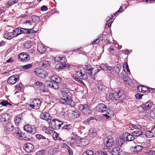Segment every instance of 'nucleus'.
<instances>
[{
	"instance_id": "nucleus-1",
	"label": "nucleus",
	"mask_w": 155,
	"mask_h": 155,
	"mask_svg": "<svg viewBox=\"0 0 155 155\" xmlns=\"http://www.w3.org/2000/svg\"><path fill=\"white\" fill-rule=\"evenodd\" d=\"M50 79L52 81H46L45 83V86L48 88L55 89H59V87L58 84L61 81L60 78L58 76L53 75L51 77Z\"/></svg>"
},
{
	"instance_id": "nucleus-2",
	"label": "nucleus",
	"mask_w": 155,
	"mask_h": 155,
	"mask_svg": "<svg viewBox=\"0 0 155 155\" xmlns=\"http://www.w3.org/2000/svg\"><path fill=\"white\" fill-rule=\"evenodd\" d=\"M124 91L122 89H119L118 92L114 93L107 94L106 97L108 98L109 101H113L114 100H121L124 99L126 97V95L124 94Z\"/></svg>"
},
{
	"instance_id": "nucleus-3",
	"label": "nucleus",
	"mask_w": 155,
	"mask_h": 155,
	"mask_svg": "<svg viewBox=\"0 0 155 155\" xmlns=\"http://www.w3.org/2000/svg\"><path fill=\"white\" fill-rule=\"evenodd\" d=\"M30 104H27L26 106L27 108L38 109L39 108L41 104V99H36L31 100Z\"/></svg>"
},
{
	"instance_id": "nucleus-4",
	"label": "nucleus",
	"mask_w": 155,
	"mask_h": 155,
	"mask_svg": "<svg viewBox=\"0 0 155 155\" xmlns=\"http://www.w3.org/2000/svg\"><path fill=\"white\" fill-rule=\"evenodd\" d=\"M63 124V121L59 120L57 119H54L50 120L49 122V126L54 129H59L61 125Z\"/></svg>"
},
{
	"instance_id": "nucleus-5",
	"label": "nucleus",
	"mask_w": 155,
	"mask_h": 155,
	"mask_svg": "<svg viewBox=\"0 0 155 155\" xmlns=\"http://www.w3.org/2000/svg\"><path fill=\"white\" fill-rule=\"evenodd\" d=\"M75 75L81 79H85L87 78V72L84 68H78L75 73Z\"/></svg>"
},
{
	"instance_id": "nucleus-6",
	"label": "nucleus",
	"mask_w": 155,
	"mask_h": 155,
	"mask_svg": "<svg viewBox=\"0 0 155 155\" xmlns=\"http://www.w3.org/2000/svg\"><path fill=\"white\" fill-rule=\"evenodd\" d=\"M79 109L84 114L89 115L91 112V109L89 106L87 104H81L79 106Z\"/></svg>"
},
{
	"instance_id": "nucleus-7",
	"label": "nucleus",
	"mask_w": 155,
	"mask_h": 155,
	"mask_svg": "<svg viewBox=\"0 0 155 155\" xmlns=\"http://www.w3.org/2000/svg\"><path fill=\"white\" fill-rule=\"evenodd\" d=\"M61 96L62 97L67 98L68 100H72L71 96H70V93L69 92L68 89L64 87L62 88L61 89Z\"/></svg>"
},
{
	"instance_id": "nucleus-8",
	"label": "nucleus",
	"mask_w": 155,
	"mask_h": 155,
	"mask_svg": "<svg viewBox=\"0 0 155 155\" xmlns=\"http://www.w3.org/2000/svg\"><path fill=\"white\" fill-rule=\"evenodd\" d=\"M95 109L98 112L104 113L109 110V108L103 103L98 104L95 107Z\"/></svg>"
},
{
	"instance_id": "nucleus-9",
	"label": "nucleus",
	"mask_w": 155,
	"mask_h": 155,
	"mask_svg": "<svg viewBox=\"0 0 155 155\" xmlns=\"http://www.w3.org/2000/svg\"><path fill=\"white\" fill-rule=\"evenodd\" d=\"M114 139L111 136H108L104 139V144L108 147H110L114 145Z\"/></svg>"
},
{
	"instance_id": "nucleus-10",
	"label": "nucleus",
	"mask_w": 155,
	"mask_h": 155,
	"mask_svg": "<svg viewBox=\"0 0 155 155\" xmlns=\"http://www.w3.org/2000/svg\"><path fill=\"white\" fill-rule=\"evenodd\" d=\"M35 72L37 76L40 78H44L48 75L47 71L42 68H36Z\"/></svg>"
},
{
	"instance_id": "nucleus-11",
	"label": "nucleus",
	"mask_w": 155,
	"mask_h": 155,
	"mask_svg": "<svg viewBox=\"0 0 155 155\" xmlns=\"http://www.w3.org/2000/svg\"><path fill=\"white\" fill-rule=\"evenodd\" d=\"M24 130L26 132L34 134L35 133L36 128L34 125L29 124L25 125L24 127Z\"/></svg>"
},
{
	"instance_id": "nucleus-12",
	"label": "nucleus",
	"mask_w": 155,
	"mask_h": 155,
	"mask_svg": "<svg viewBox=\"0 0 155 155\" xmlns=\"http://www.w3.org/2000/svg\"><path fill=\"white\" fill-rule=\"evenodd\" d=\"M152 106V104L151 102L150 101H148L145 104L139 107L138 108V110L140 112L147 110L150 109Z\"/></svg>"
},
{
	"instance_id": "nucleus-13",
	"label": "nucleus",
	"mask_w": 155,
	"mask_h": 155,
	"mask_svg": "<svg viewBox=\"0 0 155 155\" xmlns=\"http://www.w3.org/2000/svg\"><path fill=\"white\" fill-rule=\"evenodd\" d=\"M121 68V66L120 65L114 66L113 68V71L111 72V74H110V77L113 78L115 76L118 77Z\"/></svg>"
},
{
	"instance_id": "nucleus-14",
	"label": "nucleus",
	"mask_w": 155,
	"mask_h": 155,
	"mask_svg": "<svg viewBox=\"0 0 155 155\" xmlns=\"http://www.w3.org/2000/svg\"><path fill=\"white\" fill-rule=\"evenodd\" d=\"M60 103L62 104L65 105H69L72 107H74L75 106V104L74 102L72 101V100H68L66 98L62 97L59 100Z\"/></svg>"
},
{
	"instance_id": "nucleus-15",
	"label": "nucleus",
	"mask_w": 155,
	"mask_h": 155,
	"mask_svg": "<svg viewBox=\"0 0 155 155\" xmlns=\"http://www.w3.org/2000/svg\"><path fill=\"white\" fill-rule=\"evenodd\" d=\"M18 56L19 60L22 62H27L30 59L29 55L24 52L20 53Z\"/></svg>"
},
{
	"instance_id": "nucleus-16",
	"label": "nucleus",
	"mask_w": 155,
	"mask_h": 155,
	"mask_svg": "<svg viewBox=\"0 0 155 155\" xmlns=\"http://www.w3.org/2000/svg\"><path fill=\"white\" fill-rule=\"evenodd\" d=\"M19 79V76L18 75H12L8 78L7 80V83L10 84H14Z\"/></svg>"
},
{
	"instance_id": "nucleus-17",
	"label": "nucleus",
	"mask_w": 155,
	"mask_h": 155,
	"mask_svg": "<svg viewBox=\"0 0 155 155\" xmlns=\"http://www.w3.org/2000/svg\"><path fill=\"white\" fill-rule=\"evenodd\" d=\"M123 138H124V141H132L134 139V137L133 135H132L127 132H125L123 134Z\"/></svg>"
},
{
	"instance_id": "nucleus-18",
	"label": "nucleus",
	"mask_w": 155,
	"mask_h": 155,
	"mask_svg": "<svg viewBox=\"0 0 155 155\" xmlns=\"http://www.w3.org/2000/svg\"><path fill=\"white\" fill-rule=\"evenodd\" d=\"M19 29L20 35L22 34H30L35 32V31L32 29V28H26L19 27Z\"/></svg>"
},
{
	"instance_id": "nucleus-19",
	"label": "nucleus",
	"mask_w": 155,
	"mask_h": 155,
	"mask_svg": "<svg viewBox=\"0 0 155 155\" xmlns=\"http://www.w3.org/2000/svg\"><path fill=\"white\" fill-rule=\"evenodd\" d=\"M96 89L100 92H104L107 88L106 86L100 81L98 82L96 85Z\"/></svg>"
},
{
	"instance_id": "nucleus-20",
	"label": "nucleus",
	"mask_w": 155,
	"mask_h": 155,
	"mask_svg": "<svg viewBox=\"0 0 155 155\" xmlns=\"http://www.w3.org/2000/svg\"><path fill=\"white\" fill-rule=\"evenodd\" d=\"M112 155H122L123 152L122 150L118 147L114 148L111 151Z\"/></svg>"
},
{
	"instance_id": "nucleus-21",
	"label": "nucleus",
	"mask_w": 155,
	"mask_h": 155,
	"mask_svg": "<svg viewBox=\"0 0 155 155\" xmlns=\"http://www.w3.org/2000/svg\"><path fill=\"white\" fill-rule=\"evenodd\" d=\"M24 150L28 153L31 152L34 149L33 146L30 143H26L24 146Z\"/></svg>"
},
{
	"instance_id": "nucleus-22",
	"label": "nucleus",
	"mask_w": 155,
	"mask_h": 155,
	"mask_svg": "<svg viewBox=\"0 0 155 155\" xmlns=\"http://www.w3.org/2000/svg\"><path fill=\"white\" fill-rule=\"evenodd\" d=\"M10 117L9 114L2 113L0 114V122H5L8 120Z\"/></svg>"
},
{
	"instance_id": "nucleus-23",
	"label": "nucleus",
	"mask_w": 155,
	"mask_h": 155,
	"mask_svg": "<svg viewBox=\"0 0 155 155\" xmlns=\"http://www.w3.org/2000/svg\"><path fill=\"white\" fill-rule=\"evenodd\" d=\"M41 119L46 120H51V117L49 114L46 112H42L40 115Z\"/></svg>"
},
{
	"instance_id": "nucleus-24",
	"label": "nucleus",
	"mask_w": 155,
	"mask_h": 155,
	"mask_svg": "<svg viewBox=\"0 0 155 155\" xmlns=\"http://www.w3.org/2000/svg\"><path fill=\"white\" fill-rule=\"evenodd\" d=\"M37 49L39 52L41 54H44L46 50L45 46L41 44H38L37 45Z\"/></svg>"
},
{
	"instance_id": "nucleus-25",
	"label": "nucleus",
	"mask_w": 155,
	"mask_h": 155,
	"mask_svg": "<svg viewBox=\"0 0 155 155\" xmlns=\"http://www.w3.org/2000/svg\"><path fill=\"white\" fill-rule=\"evenodd\" d=\"M70 64H57L55 68L57 69H63L65 68H70Z\"/></svg>"
},
{
	"instance_id": "nucleus-26",
	"label": "nucleus",
	"mask_w": 155,
	"mask_h": 155,
	"mask_svg": "<svg viewBox=\"0 0 155 155\" xmlns=\"http://www.w3.org/2000/svg\"><path fill=\"white\" fill-rule=\"evenodd\" d=\"M146 137L151 138L155 136V130L152 128L147 131L146 133Z\"/></svg>"
},
{
	"instance_id": "nucleus-27",
	"label": "nucleus",
	"mask_w": 155,
	"mask_h": 155,
	"mask_svg": "<svg viewBox=\"0 0 155 155\" xmlns=\"http://www.w3.org/2000/svg\"><path fill=\"white\" fill-rule=\"evenodd\" d=\"M99 67L101 69L106 71H110L112 68L111 66H109L107 64H101L99 66Z\"/></svg>"
},
{
	"instance_id": "nucleus-28",
	"label": "nucleus",
	"mask_w": 155,
	"mask_h": 155,
	"mask_svg": "<svg viewBox=\"0 0 155 155\" xmlns=\"http://www.w3.org/2000/svg\"><path fill=\"white\" fill-rule=\"evenodd\" d=\"M54 60L55 61L59 62L60 64H64L66 61V58L64 57H56L54 58Z\"/></svg>"
},
{
	"instance_id": "nucleus-29",
	"label": "nucleus",
	"mask_w": 155,
	"mask_h": 155,
	"mask_svg": "<svg viewBox=\"0 0 155 155\" xmlns=\"http://www.w3.org/2000/svg\"><path fill=\"white\" fill-rule=\"evenodd\" d=\"M52 129L51 126L49 127L44 126L42 128L43 131L49 134L52 133L54 132V130Z\"/></svg>"
},
{
	"instance_id": "nucleus-30",
	"label": "nucleus",
	"mask_w": 155,
	"mask_h": 155,
	"mask_svg": "<svg viewBox=\"0 0 155 155\" xmlns=\"http://www.w3.org/2000/svg\"><path fill=\"white\" fill-rule=\"evenodd\" d=\"M22 120V116L21 115H18L14 119V122L15 124L17 126L21 124V122Z\"/></svg>"
},
{
	"instance_id": "nucleus-31",
	"label": "nucleus",
	"mask_w": 155,
	"mask_h": 155,
	"mask_svg": "<svg viewBox=\"0 0 155 155\" xmlns=\"http://www.w3.org/2000/svg\"><path fill=\"white\" fill-rule=\"evenodd\" d=\"M3 36L5 38L8 40H11L13 38L12 32H6L3 35Z\"/></svg>"
},
{
	"instance_id": "nucleus-32",
	"label": "nucleus",
	"mask_w": 155,
	"mask_h": 155,
	"mask_svg": "<svg viewBox=\"0 0 155 155\" xmlns=\"http://www.w3.org/2000/svg\"><path fill=\"white\" fill-rule=\"evenodd\" d=\"M50 63L51 62L49 61H43L40 62L39 64L40 65L42 66V67L43 68H45L49 66Z\"/></svg>"
},
{
	"instance_id": "nucleus-33",
	"label": "nucleus",
	"mask_w": 155,
	"mask_h": 155,
	"mask_svg": "<svg viewBox=\"0 0 155 155\" xmlns=\"http://www.w3.org/2000/svg\"><path fill=\"white\" fill-rule=\"evenodd\" d=\"M6 128L9 131H14L13 126L12 124L10 122L7 123L5 126Z\"/></svg>"
},
{
	"instance_id": "nucleus-34",
	"label": "nucleus",
	"mask_w": 155,
	"mask_h": 155,
	"mask_svg": "<svg viewBox=\"0 0 155 155\" xmlns=\"http://www.w3.org/2000/svg\"><path fill=\"white\" fill-rule=\"evenodd\" d=\"M89 135L91 137H94L97 135L96 130L94 128L91 129L89 130Z\"/></svg>"
},
{
	"instance_id": "nucleus-35",
	"label": "nucleus",
	"mask_w": 155,
	"mask_h": 155,
	"mask_svg": "<svg viewBox=\"0 0 155 155\" xmlns=\"http://www.w3.org/2000/svg\"><path fill=\"white\" fill-rule=\"evenodd\" d=\"M85 70L87 72V73L90 75H92V70H93L92 67L90 65H86L84 68Z\"/></svg>"
},
{
	"instance_id": "nucleus-36",
	"label": "nucleus",
	"mask_w": 155,
	"mask_h": 155,
	"mask_svg": "<svg viewBox=\"0 0 155 155\" xmlns=\"http://www.w3.org/2000/svg\"><path fill=\"white\" fill-rule=\"evenodd\" d=\"M59 146H57L55 148V150H54L53 148H51L48 150V154L49 155H53L55 154L56 153V151H58Z\"/></svg>"
},
{
	"instance_id": "nucleus-37",
	"label": "nucleus",
	"mask_w": 155,
	"mask_h": 155,
	"mask_svg": "<svg viewBox=\"0 0 155 155\" xmlns=\"http://www.w3.org/2000/svg\"><path fill=\"white\" fill-rule=\"evenodd\" d=\"M23 24L25 25L26 27L30 28H32L31 26L32 25V22L30 20H26L24 21ZM33 28H32V29Z\"/></svg>"
},
{
	"instance_id": "nucleus-38",
	"label": "nucleus",
	"mask_w": 155,
	"mask_h": 155,
	"mask_svg": "<svg viewBox=\"0 0 155 155\" xmlns=\"http://www.w3.org/2000/svg\"><path fill=\"white\" fill-rule=\"evenodd\" d=\"M13 36L14 37H16L19 35H20L19 27L15 28L12 32Z\"/></svg>"
},
{
	"instance_id": "nucleus-39",
	"label": "nucleus",
	"mask_w": 155,
	"mask_h": 155,
	"mask_svg": "<svg viewBox=\"0 0 155 155\" xmlns=\"http://www.w3.org/2000/svg\"><path fill=\"white\" fill-rule=\"evenodd\" d=\"M132 135L133 136H141L142 137V132L140 130H137L132 132Z\"/></svg>"
},
{
	"instance_id": "nucleus-40",
	"label": "nucleus",
	"mask_w": 155,
	"mask_h": 155,
	"mask_svg": "<svg viewBox=\"0 0 155 155\" xmlns=\"http://www.w3.org/2000/svg\"><path fill=\"white\" fill-rule=\"evenodd\" d=\"M143 149V147L141 146L137 145L134 147L133 148V151L134 152H139L141 151Z\"/></svg>"
},
{
	"instance_id": "nucleus-41",
	"label": "nucleus",
	"mask_w": 155,
	"mask_h": 155,
	"mask_svg": "<svg viewBox=\"0 0 155 155\" xmlns=\"http://www.w3.org/2000/svg\"><path fill=\"white\" fill-rule=\"evenodd\" d=\"M123 68L124 71L127 74H128L130 73V70L127 63H125L124 64L123 66Z\"/></svg>"
},
{
	"instance_id": "nucleus-42",
	"label": "nucleus",
	"mask_w": 155,
	"mask_h": 155,
	"mask_svg": "<svg viewBox=\"0 0 155 155\" xmlns=\"http://www.w3.org/2000/svg\"><path fill=\"white\" fill-rule=\"evenodd\" d=\"M31 19L32 20V22L35 23H37L40 20L39 17L38 16L35 15H33L31 17Z\"/></svg>"
},
{
	"instance_id": "nucleus-43",
	"label": "nucleus",
	"mask_w": 155,
	"mask_h": 155,
	"mask_svg": "<svg viewBox=\"0 0 155 155\" xmlns=\"http://www.w3.org/2000/svg\"><path fill=\"white\" fill-rule=\"evenodd\" d=\"M72 114L74 118H77L80 116L79 112L78 110L73 111L72 112Z\"/></svg>"
},
{
	"instance_id": "nucleus-44",
	"label": "nucleus",
	"mask_w": 155,
	"mask_h": 155,
	"mask_svg": "<svg viewBox=\"0 0 155 155\" xmlns=\"http://www.w3.org/2000/svg\"><path fill=\"white\" fill-rule=\"evenodd\" d=\"M72 128V125L70 124H65L62 127L63 129L67 130H69L71 129Z\"/></svg>"
},
{
	"instance_id": "nucleus-45",
	"label": "nucleus",
	"mask_w": 155,
	"mask_h": 155,
	"mask_svg": "<svg viewBox=\"0 0 155 155\" xmlns=\"http://www.w3.org/2000/svg\"><path fill=\"white\" fill-rule=\"evenodd\" d=\"M0 104L4 106H6L8 105L11 106L12 104L9 103L7 100H3L0 103Z\"/></svg>"
},
{
	"instance_id": "nucleus-46",
	"label": "nucleus",
	"mask_w": 155,
	"mask_h": 155,
	"mask_svg": "<svg viewBox=\"0 0 155 155\" xmlns=\"http://www.w3.org/2000/svg\"><path fill=\"white\" fill-rule=\"evenodd\" d=\"M145 153L147 155H155V151L151 149L147 150L145 152Z\"/></svg>"
},
{
	"instance_id": "nucleus-47",
	"label": "nucleus",
	"mask_w": 155,
	"mask_h": 155,
	"mask_svg": "<svg viewBox=\"0 0 155 155\" xmlns=\"http://www.w3.org/2000/svg\"><path fill=\"white\" fill-rule=\"evenodd\" d=\"M32 45V44L30 41H28L25 42L24 44V45L25 48L27 49L30 48Z\"/></svg>"
},
{
	"instance_id": "nucleus-48",
	"label": "nucleus",
	"mask_w": 155,
	"mask_h": 155,
	"mask_svg": "<svg viewBox=\"0 0 155 155\" xmlns=\"http://www.w3.org/2000/svg\"><path fill=\"white\" fill-rule=\"evenodd\" d=\"M114 45L111 46L109 48L110 51V53L113 55H115L116 53L114 52Z\"/></svg>"
},
{
	"instance_id": "nucleus-49",
	"label": "nucleus",
	"mask_w": 155,
	"mask_h": 155,
	"mask_svg": "<svg viewBox=\"0 0 155 155\" xmlns=\"http://www.w3.org/2000/svg\"><path fill=\"white\" fill-rule=\"evenodd\" d=\"M98 38L100 41H102L103 40H106L107 38L106 35L104 34H101L99 37Z\"/></svg>"
},
{
	"instance_id": "nucleus-50",
	"label": "nucleus",
	"mask_w": 155,
	"mask_h": 155,
	"mask_svg": "<svg viewBox=\"0 0 155 155\" xmlns=\"http://www.w3.org/2000/svg\"><path fill=\"white\" fill-rule=\"evenodd\" d=\"M18 0H11L8 2V5L10 6L14 4H16L18 2Z\"/></svg>"
},
{
	"instance_id": "nucleus-51",
	"label": "nucleus",
	"mask_w": 155,
	"mask_h": 155,
	"mask_svg": "<svg viewBox=\"0 0 155 155\" xmlns=\"http://www.w3.org/2000/svg\"><path fill=\"white\" fill-rule=\"evenodd\" d=\"M32 65L31 64L25 65L22 66V68L24 69H28L31 68Z\"/></svg>"
},
{
	"instance_id": "nucleus-52",
	"label": "nucleus",
	"mask_w": 155,
	"mask_h": 155,
	"mask_svg": "<svg viewBox=\"0 0 155 155\" xmlns=\"http://www.w3.org/2000/svg\"><path fill=\"white\" fill-rule=\"evenodd\" d=\"M94 153L91 150H88L85 153H84L82 155H93Z\"/></svg>"
},
{
	"instance_id": "nucleus-53",
	"label": "nucleus",
	"mask_w": 155,
	"mask_h": 155,
	"mask_svg": "<svg viewBox=\"0 0 155 155\" xmlns=\"http://www.w3.org/2000/svg\"><path fill=\"white\" fill-rule=\"evenodd\" d=\"M54 133L53 134V138L55 140H61V139L58 137V134L55 132H53Z\"/></svg>"
},
{
	"instance_id": "nucleus-54",
	"label": "nucleus",
	"mask_w": 155,
	"mask_h": 155,
	"mask_svg": "<svg viewBox=\"0 0 155 155\" xmlns=\"http://www.w3.org/2000/svg\"><path fill=\"white\" fill-rule=\"evenodd\" d=\"M36 137L38 139L41 140V139H46V138L45 137L42 135L40 134H35Z\"/></svg>"
},
{
	"instance_id": "nucleus-55",
	"label": "nucleus",
	"mask_w": 155,
	"mask_h": 155,
	"mask_svg": "<svg viewBox=\"0 0 155 155\" xmlns=\"http://www.w3.org/2000/svg\"><path fill=\"white\" fill-rule=\"evenodd\" d=\"M124 141V138L122 137V138H120L117 141V143L119 146H122L123 144Z\"/></svg>"
},
{
	"instance_id": "nucleus-56",
	"label": "nucleus",
	"mask_w": 155,
	"mask_h": 155,
	"mask_svg": "<svg viewBox=\"0 0 155 155\" xmlns=\"http://www.w3.org/2000/svg\"><path fill=\"white\" fill-rule=\"evenodd\" d=\"M16 89L20 91H21L23 87V85L21 83H20L19 84L15 86Z\"/></svg>"
},
{
	"instance_id": "nucleus-57",
	"label": "nucleus",
	"mask_w": 155,
	"mask_h": 155,
	"mask_svg": "<svg viewBox=\"0 0 155 155\" xmlns=\"http://www.w3.org/2000/svg\"><path fill=\"white\" fill-rule=\"evenodd\" d=\"M95 154L96 155H108L107 153L100 150L96 151Z\"/></svg>"
},
{
	"instance_id": "nucleus-58",
	"label": "nucleus",
	"mask_w": 155,
	"mask_h": 155,
	"mask_svg": "<svg viewBox=\"0 0 155 155\" xmlns=\"http://www.w3.org/2000/svg\"><path fill=\"white\" fill-rule=\"evenodd\" d=\"M148 90L149 88L148 87H147L146 86L145 87L144 86H143V89L142 92L143 93L146 92L148 93L150 91V90Z\"/></svg>"
},
{
	"instance_id": "nucleus-59",
	"label": "nucleus",
	"mask_w": 155,
	"mask_h": 155,
	"mask_svg": "<svg viewBox=\"0 0 155 155\" xmlns=\"http://www.w3.org/2000/svg\"><path fill=\"white\" fill-rule=\"evenodd\" d=\"M96 120V119L93 117H91L89 119H88L87 120L84 121V123L86 124H88L90 121V120Z\"/></svg>"
},
{
	"instance_id": "nucleus-60",
	"label": "nucleus",
	"mask_w": 155,
	"mask_h": 155,
	"mask_svg": "<svg viewBox=\"0 0 155 155\" xmlns=\"http://www.w3.org/2000/svg\"><path fill=\"white\" fill-rule=\"evenodd\" d=\"M107 114H108L111 117H113L114 115V112L113 110H110L109 109V110L107 112H105Z\"/></svg>"
},
{
	"instance_id": "nucleus-61",
	"label": "nucleus",
	"mask_w": 155,
	"mask_h": 155,
	"mask_svg": "<svg viewBox=\"0 0 155 155\" xmlns=\"http://www.w3.org/2000/svg\"><path fill=\"white\" fill-rule=\"evenodd\" d=\"M45 153V150H41L38 151L36 153L37 155H44Z\"/></svg>"
},
{
	"instance_id": "nucleus-62",
	"label": "nucleus",
	"mask_w": 155,
	"mask_h": 155,
	"mask_svg": "<svg viewBox=\"0 0 155 155\" xmlns=\"http://www.w3.org/2000/svg\"><path fill=\"white\" fill-rule=\"evenodd\" d=\"M122 79L125 82H126V83H128V81H129V78L128 76H125V77H124L123 76V77H122Z\"/></svg>"
},
{
	"instance_id": "nucleus-63",
	"label": "nucleus",
	"mask_w": 155,
	"mask_h": 155,
	"mask_svg": "<svg viewBox=\"0 0 155 155\" xmlns=\"http://www.w3.org/2000/svg\"><path fill=\"white\" fill-rule=\"evenodd\" d=\"M77 141H78V138H75L74 137H73L72 138V140H71V142L73 143H78Z\"/></svg>"
},
{
	"instance_id": "nucleus-64",
	"label": "nucleus",
	"mask_w": 155,
	"mask_h": 155,
	"mask_svg": "<svg viewBox=\"0 0 155 155\" xmlns=\"http://www.w3.org/2000/svg\"><path fill=\"white\" fill-rule=\"evenodd\" d=\"M143 95H141L139 93H137L135 95V97L137 99H140Z\"/></svg>"
}]
</instances>
